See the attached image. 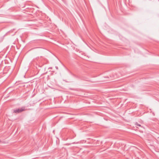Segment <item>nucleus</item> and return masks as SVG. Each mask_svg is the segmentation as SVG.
I'll return each mask as SVG.
<instances>
[{"mask_svg": "<svg viewBox=\"0 0 159 159\" xmlns=\"http://www.w3.org/2000/svg\"><path fill=\"white\" fill-rule=\"evenodd\" d=\"M56 68L57 69H58V67H56Z\"/></svg>", "mask_w": 159, "mask_h": 159, "instance_id": "nucleus-3", "label": "nucleus"}, {"mask_svg": "<svg viewBox=\"0 0 159 159\" xmlns=\"http://www.w3.org/2000/svg\"><path fill=\"white\" fill-rule=\"evenodd\" d=\"M73 143V144L75 143V142H74V143Z\"/></svg>", "mask_w": 159, "mask_h": 159, "instance_id": "nucleus-4", "label": "nucleus"}, {"mask_svg": "<svg viewBox=\"0 0 159 159\" xmlns=\"http://www.w3.org/2000/svg\"><path fill=\"white\" fill-rule=\"evenodd\" d=\"M136 125L138 126H140L141 125L140 124H138L137 123H136Z\"/></svg>", "mask_w": 159, "mask_h": 159, "instance_id": "nucleus-2", "label": "nucleus"}, {"mask_svg": "<svg viewBox=\"0 0 159 159\" xmlns=\"http://www.w3.org/2000/svg\"><path fill=\"white\" fill-rule=\"evenodd\" d=\"M1 142V140H0V142Z\"/></svg>", "mask_w": 159, "mask_h": 159, "instance_id": "nucleus-5", "label": "nucleus"}, {"mask_svg": "<svg viewBox=\"0 0 159 159\" xmlns=\"http://www.w3.org/2000/svg\"><path fill=\"white\" fill-rule=\"evenodd\" d=\"M25 110V107H22L20 108L14 109L13 110V112L17 114Z\"/></svg>", "mask_w": 159, "mask_h": 159, "instance_id": "nucleus-1", "label": "nucleus"}]
</instances>
